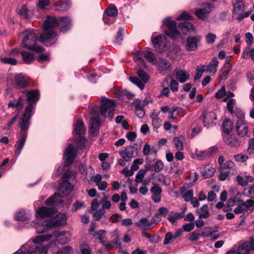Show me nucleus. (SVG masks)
Returning <instances> with one entry per match:
<instances>
[{
	"label": "nucleus",
	"mask_w": 254,
	"mask_h": 254,
	"mask_svg": "<svg viewBox=\"0 0 254 254\" xmlns=\"http://www.w3.org/2000/svg\"><path fill=\"white\" fill-rule=\"evenodd\" d=\"M58 19L48 16L43 24V33L40 36V41L46 46H50L55 42L57 33L53 29L58 27Z\"/></svg>",
	"instance_id": "obj_1"
},
{
	"label": "nucleus",
	"mask_w": 254,
	"mask_h": 254,
	"mask_svg": "<svg viewBox=\"0 0 254 254\" xmlns=\"http://www.w3.org/2000/svg\"><path fill=\"white\" fill-rule=\"evenodd\" d=\"M36 32V30L30 29L25 31L22 34L21 46L23 48L29 50L37 53L42 52L44 51V49L36 44L38 41V34Z\"/></svg>",
	"instance_id": "obj_2"
},
{
	"label": "nucleus",
	"mask_w": 254,
	"mask_h": 254,
	"mask_svg": "<svg viewBox=\"0 0 254 254\" xmlns=\"http://www.w3.org/2000/svg\"><path fill=\"white\" fill-rule=\"evenodd\" d=\"M73 190L72 185L67 180L64 181L60 186L58 192L45 201L47 205H57L63 202L62 197L69 194Z\"/></svg>",
	"instance_id": "obj_3"
},
{
	"label": "nucleus",
	"mask_w": 254,
	"mask_h": 254,
	"mask_svg": "<svg viewBox=\"0 0 254 254\" xmlns=\"http://www.w3.org/2000/svg\"><path fill=\"white\" fill-rule=\"evenodd\" d=\"M55 236L56 240L60 243H66L70 240V235L68 232L63 231L60 233L57 232H53L52 234L38 236L33 239L35 244H40L42 242L49 241L52 237Z\"/></svg>",
	"instance_id": "obj_4"
},
{
	"label": "nucleus",
	"mask_w": 254,
	"mask_h": 254,
	"mask_svg": "<svg viewBox=\"0 0 254 254\" xmlns=\"http://www.w3.org/2000/svg\"><path fill=\"white\" fill-rule=\"evenodd\" d=\"M19 127L20 128V137L18 139L16 144L15 145L16 148L15 154L16 156H19L23 148L27 138V131L29 127L30 122L28 121V119L24 118L21 119L19 121Z\"/></svg>",
	"instance_id": "obj_5"
},
{
	"label": "nucleus",
	"mask_w": 254,
	"mask_h": 254,
	"mask_svg": "<svg viewBox=\"0 0 254 254\" xmlns=\"http://www.w3.org/2000/svg\"><path fill=\"white\" fill-rule=\"evenodd\" d=\"M26 96L27 97V100L29 103V105L26 108L21 119L25 118L28 119V122H30L33 111V104H35L39 100V92L38 90H35L28 91L27 92Z\"/></svg>",
	"instance_id": "obj_6"
},
{
	"label": "nucleus",
	"mask_w": 254,
	"mask_h": 254,
	"mask_svg": "<svg viewBox=\"0 0 254 254\" xmlns=\"http://www.w3.org/2000/svg\"><path fill=\"white\" fill-rule=\"evenodd\" d=\"M115 102L114 100L108 98H102L100 105V112L102 116L106 117L108 114L109 119L111 120L115 112Z\"/></svg>",
	"instance_id": "obj_7"
},
{
	"label": "nucleus",
	"mask_w": 254,
	"mask_h": 254,
	"mask_svg": "<svg viewBox=\"0 0 254 254\" xmlns=\"http://www.w3.org/2000/svg\"><path fill=\"white\" fill-rule=\"evenodd\" d=\"M163 25L167 27L168 30L165 31V34L175 39L178 38L180 36V32L177 28V25L175 21L170 19V17H167L163 21Z\"/></svg>",
	"instance_id": "obj_8"
},
{
	"label": "nucleus",
	"mask_w": 254,
	"mask_h": 254,
	"mask_svg": "<svg viewBox=\"0 0 254 254\" xmlns=\"http://www.w3.org/2000/svg\"><path fill=\"white\" fill-rule=\"evenodd\" d=\"M137 74L140 79L137 77L132 76L129 78L130 81L133 84L136 85L140 89L144 88V84L147 82L149 76L143 70H138Z\"/></svg>",
	"instance_id": "obj_9"
},
{
	"label": "nucleus",
	"mask_w": 254,
	"mask_h": 254,
	"mask_svg": "<svg viewBox=\"0 0 254 254\" xmlns=\"http://www.w3.org/2000/svg\"><path fill=\"white\" fill-rule=\"evenodd\" d=\"M151 41L155 50L159 53L164 51L167 45V40L166 37L163 35H159L156 37L153 35L151 37Z\"/></svg>",
	"instance_id": "obj_10"
},
{
	"label": "nucleus",
	"mask_w": 254,
	"mask_h": 254,
	"mask_svg": "<svg viewBox=\"0 0 254 254\" xmlns=\"http://www.w3.org/2000/svg\"><path fill=\"white\" fill-rule=\"evenodd\" d=\"M77 149L72 144H69L64 152L65 166H69L72 164L76 156Z\"/></svg>",
	"instance_id": "obj_11"
},
{
	"label": "nucleus",
	"mask_w": 254,
	"mask_h": 254,
	"mask_svg": "<svg viewBox=\"0 0 254 254\" xmlns=\"http://www.w3.org/2000/svg\"><path fill=\"white\" fill-rule=\"evenodd\" d=\"M119 153L126 161H130L132 158L137 155L138 150L137 148L130 145L126 147L124 150H120Z\"/></svg>",
	"instance_id": "obj_12"
},
{
	"label": "nucleus",
	"mask_w": 254,
	"mask_h": 254,
	"mask_svg": "<svg viewBox=\"0 0 254 254\" xmlns=\"http://www.w3.org/2000/svg\"><path fill=\"white\" fill-rule=\"evenodd\" d=\"M202 6L203 7L196 10L194 14L199 19L204 20L207 18V15L213 9L214 5L210 3H203Z\"/></svg>",
	"instance_id": "obj_13"
},
{
	"label": "nucleus",
	"mask_w": 254,
	"mask_h": 254,
	"mask_svg": "<svg viewBox=\"0 0 254 254\" xmlns=\"http://www.w3.org/2000/svg\"><path fill=\"white\" fill-rule=\"evenodd\" d=\"M29 77L23 73L16 75L14 78V83L15 87L17 89L24 88L29 84Z\"/></svg>",
	"instance_id": "obj_14"
},
{
	"label": "nucleus",
	"mask_w": 254,
	"mask_h": 254,
	"mask_svg": "<svg viewBox=\"0 0 254 254\" xmlns=\"http://www.w3.org/2000/svg\"><path fill=\"white\" fill-rule=\"evenodd\" d=\"M203 118V124L205 127H210L216 124L217 116L213 112H204L201 116Z\"/></svg>",
	"instance_id": "obj_15"
},
{
	"label": "nucleus",
	"mask_w": 254,
	"mask_h": 254,
	"mask_svg": "<svg viewBox=\"0 0 254 254\" xmlns=\"http://www.w3.org/2000/svg\"><path fill=\"white\" fill-rule=\"evenodd\" d=\"M200 39L201 37L198 35L187 37L185 44L186 50L189 52L195 51L197 49V43Z\"/></svg>",
	"instance_id": "obj_16"
},
{
	"label": "nucleus",
	"mask_w": 254,
	"mask_h": 254,
	"mask_svg": "<svg viewBox=\"0 0 254 254\" xmlns=\"http://www.w3.org/2000/svg\"><path fill=\"white\" fill-rule=\"evenodd\" d=\"M52 227H59L66 223V216L64 213H59L49 221Z\"/></svg>",
	"instance_id": "obj_17"
},
{
	"label": "nucleus",
	"mask_w": 254,
	"mask_h": 254,
	"mask_svg": "<svg viewBox=\"0 0 254 254\" xmlns=\"http://www.w3.org/2000/svg\"><path fill=\"white\" fill-rule=\"evenodd\" d=\"M236 128L239 136L244 137L247 135L249 130L248 127L243 119H240L237 121Z\"/></svg>",
	"instance_id": "obj_18"
},
{
	"label": "nucleus",
	"mask_w": 254,
	"mask_h": 254,
	"mask_svg": "<svg viewBox=\"0 0 254 254\" xmlns=\"http://www.w3.org/2000/svg\"><path fill=\"white\" fill-rule=\"evenodd\" d=\"M56 212V209L54 208L41 207L37 209L36 214L37 216L44 218L52 216Z\"/></svg>",
	"instance_id": "obj_19"
},
{
	"label": "nucleus",
	"mask_w": 254,
	"mask_h": 254,
	"mask_svg": "<svg viewBox=\"0 0 254 254\" xmlns=\"http://www.w3.org/2000/svg\"><path fill=\"white\" fill-rule=\"evenodd\" d=\"M58 27L64 32L67 31L71 26V20L67 17H60L58 19Z\"/></svg>",
	"instance_id": "obj_20"
},
{
	"label": "nucleus",
	"mask_w": 254,
	"mask_h": 254,
	"mask_svg": "<svg viewBox=\"0 0 254 254\" xmlns=\"http://www.w3.org/2000/svg\"><path fill=\"white\" fill-rule=\"evenodd\" d=\"M15 54L20 53L22 60L25 64H30L34 60V56L33 54L24 50L20 51L18 49H14L12 51Z\"/></svg>",
	"instance_id": "obj_21"
},
{
	"label": "nucleus",
	"mask_w": 254,
	"mask_h": 254,
	"mask_svg": "<svg viewBox=\"0 0 254 254\" xmlns=\"http://www.w3.org/2000/svg\"><path fill=\"white\" fill-rule=\"evenodd\" d=\"M233 16L237 19L242 20V14L243 12L244 5L242 1H236L233 5Z\"/></svg>",
	"instance_id": "obj_22"
},
{
	"label": "nucleus",
	"mask_w": 254,
	"mask_h": 254,
	"mask_svg": "<svg viewBox=\"0 0 254 254\" xmlns=\"http://www.w3.org/2000/svg\"><path fill=\"white\" fill-rule=\"evenodd\" d=\"M254 249V244L252 242H247L241 245L238 249L239 254H248Z\"/></svg>",
	"instance_id": "obj_23"
},
{
	"label": "nucleus",
	"mask_w": 254,
	"mask_h": 254,
	"mask_svg": "<svg viewBox=\"0 0 254 254\" xmlns=\"http://www.w3.org/2000/svg\"><path fill=\"white\" fill-rule=\"evenodd\" d=\"M100 125V120L98 118H92L91 119L89 131L92 134H95L99 130Z\"/></svg>",
	"instance_id": "obj_24"
},
{
	"label": "nucleus",
	"mask_w": 254,
	"mask_h": 254,
	"mask_svg": "<svg viewBox=\"0 0 254 254\" xmlns=\"http://www.w3.org/2000/svg\"><path fill=\"white\" fill-rule=\"evenodd\" d=\"M152 193L151 198L156 203L159 202L161 199V193L162 191L160 187L158 186L152 187L150 190Z\"/></svg>",
	"instance_id": "obj_25"
},
{
	"label": "nucleus",
	"mask_w": 254,
	"mask_h": 254,
	"mask_svg": "<svg viewBox=\"0 0 254 254\" xmlns=\"http://www.w3.org/2000/svg\"><path fill=\"white\" fill-rule=\"evenodd\" d=\"M178 27L185 34H187L195 31L194 26L190 22H182L179 24Z\"/></svg>",
	"instance_id": "obj_26"
},
{
	"label": "nucleus",
	"mask_w": 254,
	"mask_h": 254,
	"mask_svg": "<svg viewBox=\"0 0 254 254\" xmlns=\"http://www.w3.org/2000/svg\"><path fill=\"white\" fill-rule=\"evenodd\" d=\"M154 223V221H150L148 219L145 218H142L139 220V221L135 223L134 225L135 226L143 229V230H147Z\"/></svg>",
	"instance_id": "obj_27"
},
{
	"label": "nucleus",
	"mask_w": 254,
	"mask_h": 254,
	"mask_svg": "<svg viewBox=\"0 0 254 254\" xmlns=\"http://www.w3.org/2000/svg\"><path fill=\"white\" fill-rule=\"evenodd\" d=\"M78 169L80 173L87 179L93 177L92 175L94 173V170L90 166H89L88 168H86L85 166L80 163L78 167Z\"/></svg>",
	"instance_id": "obj_28"
},
{
	"label": "nucleus",
	"mask_w": 254,
	"mask_h": 254,
	"mask_svg": "<svg viewBox=\"0 0 254 254\" xmlns=\"http://www.w3.org/2000/svg\"><path fill=\"white\" fill-rule=\"evenodd\" d=\"M48 248L47 246L39 245L34 247L30 246V254H46Z\"/></svg>",
	"instance_id": "obj_29"
},
{
	"label": "nucleus",
	"mask_w": 254,
	"mask_h": 254,
	"mask_svg": "<svg viewBox=\"0 0 254 254\" xmlns=\"http://www.w3.org/2000/svg\"><path fill=\"white\" fill-rule=\"evenodd\" d=\"M190 74L186 70L177 69L176 70V78L181 82L184 83L189 80Z\"/></svg>",
	"instance_id": "obj_30"
},
{
	"label": "nucleus",
	"mask_w": 254,
	"mask_h": 254,
	"mask_svg": "<svg viewBox=\"0 0 254 254\" xmlns=\"http://www.w3.org/2000/svg\"><path fill=\"white\" fill-rule=\"evenodd\" d=\"M218 61L216 57H214L212 61L205 66V70L211 74H214L217 71Z\"/></svg>",
	"instance_id": "obj_31"
},
{
	"label": "nucleus",
	"mask_w": 254,
	"mask_h": 254,
	"mask_svg": "<svg viewBox=\"0 0 254 254\" xmlns=\"http://www.w3.org/2000/svg\"><path fill=\"white\" fill-rule=\"evenodd\" d=\"M54 5L58 10L66 11L69 8L71 3L68 0H65L56 2Z\"/></svg>",
	"instance_id": "obj_32"
},
{
	"label": "nucleus",
	"mask_w": 254,
	"mask_h": 254,
	"mask_svg": "<svg viewBox=\"0 0 254 254\" xmlns=\"http://www.w3.org/2000/svg\"><path fill=\"white\" fill-rule=\"evenodd\" d=\"M198 217L200 219H206L210 217V214L207 204H204L197 210Z\"/></svg>",
	"instance_id": "obj_33"
},
{
	"label": "nucleus",
	"mask_w": 254,
	"mask_h": 254,
	"mask_svg": "<svg viewBox=\"0 0 254 254\" xmlns=\"http://www.w3.org/2000/svg\"><path fill=\"white\" fill-rule=\"evenodd\" d=\"M49 221H44L42 223H37L36 224V230L37 233H42L47 231L49 228H52Z\"/></svg>",
	"instance_id": "obj_34"
},
{
	"label": "nucleus",
	"mask_w": 254,
	"mask_h": 254,
	"mask_svg": "<svg viewBox=\"0 0 254 254\" xmlns=\"http://www.w3.org/2000/svg\"><path fill=\"white\" fill-rule=\"evenodd\" d=\"M191 156L193 159H197L199 160H204L208 157L206 150L198 149H195L194 152H192Z\"/></svg>",
	"instance_id": "obj_35"
},
{
	"label": "nucleus",
	"mask_w": 254,
	"mask_h": 254,
	"mask_svg": "<svg viewBox=\"0 0 254 254\" xmlns=\"http://www.w3.org/2000/svg\"><path fill=\"white\" fill-rule=\"evenodd\" d=\"M171 64L166 59H160L158 62L159 70L163 71L170 69Z\"/></svg>",
	"instance_id": "obj_36"
},
{
	"label": "nucleus",
	"mask_w": 254,
	"mask_h": 254,
	"mask_svg": "<svg viewBox=\"0 0 254 254\" xmlns=\"http://www.w3.org/2000/svg\"><path fill=\"white\" fill-rule=\"evenodd\" d=\"M135 112L136 115L140 118H142L145 115V112L143 110L144 104H142L139 101H135Z\"/></svg>",
	"instance_id": "obj_37"
},
{
	"label": "nucleus",
	"mask_w": 254,
	"mask_h": 254,
	"mask_svg": "<svg viewBox=\"0 0 254 254\" xmlns=\"http://www.w3.org/2000/svg\"><path fill=\"white\" fill-rule=\"evenodd\" d=\"M18 14L22 18L26 20L30 19L29 11L26 5H23L19 8Z\"/></svg>",
	"instance_id": "obj_38"
},
{
	"label": "nucleus",
	"mask_w": 254,
	"mask_h": 254,
	"mask_svg": "<svg viewBox=\"0 0 254 254\" xmlns=\"http://www.w3.org/2000/svg\"><path fill=\"white\" fill-rule=\"evenodd\" d=\"M233 127V124L232 122L229 120H225L222 124V128L223 131L226 134L230 133Z\"/></svg>",
	"instance_id": "obj_39"
},
{
	"label": "nucleus",
	"mask_w": 254,
	"mask_h": 254,
	"mask_svg": "<svg viewBox=\"0 0 254 254\" xmlns=\"http://www.w3.org/2000/svg\"><path fill=\"white\" fill-rule=\"evenodd\" d=\"M74 131L77 134L79 135L83 134L85 132V129L82 120H77L74 127Z\"/></svg>",
	"instance_id": "obj_40"
},
{
	"label": "nucleus",
	"mask_w": 254,
	"mask_h": 254,
	"mask_svg": "<svg viewBox=\"0 0 254 254\" xmlns=\"http://www.w3.org/2000/svg\"><path fill=\"white\" fill-rule=\"evenodd\" d=\"M181 194L185 201H189L192 198L193 191L192 190H187L184 188H182L181 189Z\"/></svg>",
	"instance_id": "obj_41"
},
{
	"label": "nucleus",
	"mask_w": 254,
	"mask_h": 254,
	"mask_svg": "<svg viewBox=\"0 0 254 254\" xmlns=\"http://www.w3.org/2000/svg\"><path fill=\"white\" fill-rule=\"evenodd\" d=\"M215 172L214 168L211 166H206L202 171V174L204 178H209L212 177Z\"/></svg>",
	"instance_id": "obj_42"
},
{
	"label": "nucleus",
	"mask_w": 254,
	"mask_h": 254,
	"mask_svg": "<svg viewBox=\"0 0 254 254\" xmlns=\"http://www.w3.org/2000/svg\"><path fill=\"white\" fill-rule=\"evenodd\" d=\"M18 221H25L30 219V214L23 210L18 211L14 216Z\"/></svg>",
	"instance_id": "obj_43"
},
{
	"label": "nucleus",
	"mask_w": 254,
	"mask_h": 254,
	"mask_svg": "<svg viewBox=\"0 0 254 254\" xmlns=\"http://www.w3.org/2000/svg\"><path fill=\"white\" fill-rule=\"evenodd\" d=\"M184 138L183 136L176 137L174 138L173 142L175 147L179 150L183 149L184 148Z\"/></svg>",
	"instance_id": "obj_44"
},
{
	"label": "nucleus",
	"mask_w": 254,
	"mask_h": 254,
	"mask_svg": "<svg viewBox=\"0 0 254 254\" xmlns=\"http://www.w3.org/2000/svg\"><path fill=\"white\" fill-rule=\"evenodd\" d=\"M181 56V53L179 48L177 47L171 50L168 54V56L172 59L177 60Z\"/></svg>",
	"instance_id": "obj_45"
},
{
	"label": "nucleus",
	"mask_w": 254,
	"mask_h": 254,
	"mask_svg": "<svg viewBox=\"0 0 254 254\" xmlns=\"http://www.w3.org/2000/svg\"><path fill=\"white\" fill-rule=\"evenodd\" d=\"M184 217L183 212H175L173 215H169L168 219L172 224L176 223L177 219L182 218Z\"/></svg>",
	"instance_id": "obj_46"
},
{
	"label": "nucleus",
	"mask_w": 254,
	"mask_h": 254,
	"mask_svg": "<svg viewBox=\"0 0 254 254\" xmlns=\"http://www.w3.org/2000/svg\"><path fill=\"white\" fill-rule=\"evenodd\" d=\"M152 119V124L154 128L158 129L162 125V120L157 117V115L153 114L151 116Z\"/></svg>",
	"instance_id": "obj_47"
},
{
	"label": "nucleus",
	"mask_w": 254,
	"mask_h": 254,
	"mask_svg": "<svg viewBox=\"0 0 254 254\" xmlns=\"http://www.w3.org/2000/svg\"><path fill=\"white\" fill-rule=\"evenodd\" d=\"M108 199L109 196L108 195H105L101 200L100 203L102 205V209H104V210H105V209H108L111 207V202Z\"/></svg>",
	"instance_id": "obj_48"
},
{
	"label": "nucleus",
	"mask_w": 254,
	"mask_h": 254,
	"mask_svg": "<svg viewBox=\"0 0 254 254\" xmlns=\"http://www.w3.org/2000/svg\"><path fill=\"white\" fill-rule=\"evenodd\" d=\"M30 245L26 244L22 246L14 254H30Z\"/></svg>",
	"instance_id": "obj_49"
},
{
	"label": "nucleus",
	"mask_w": 254,
	"mask_h": 254,
	"mask_svg": "<svg viewBox=\"0 0 254 254\" xmlns=\"http://www.w3.org/2000/svg\"><path fill=\"white\" fill-rule=\"evenodd\" d=\"M107 234V232L104 230H101L97 231L96 233H93V236L94 237L97 236L98 240L101 243L104 242V239L105 238Z\"/></svg>",
	"instance_id": "obj_50"
},
{
	"label": "nucleus",
	"mask_w": 254,
	"mask_h": 254,
	"mask_svg": "<svg viewBox=\"0 0 254 254\" xmlns=\"http://www.w3.org/2000/svg\"><path fill=\"white\" fill-rule=\"evenodd\" d=\"M145 174L146 171L144 170L143 169L139 170L135 175V182L137 183H140L141 182H142Z\"/></svg>",
	"instance_id": "obj_51"
},
{
	"label": "nucleus",
	"mask_w": 254,
	"mask_h": 254,
	"mask_svg": "<svg viewBox=\"0 0 254 254\" xmlns=\"http://www.w3.org/2000/svg\"><path fill=\"white\" fill-rule=\"evenodd\" d=\"M235 167L234 163L231 160H226L221 167H220V171L227 170L229 169H233Z\"/></svg>",
	"instance_id": "obj_52"
},
{
	"label": "nucleus",
	"mask_w": 254,
	"mask_h": 254,
	"mask_svg": "<svg viewBox=\"0 0 254 254\" xmlns=\"http://www.w3.org/2000/svg\"><path fill=\"white\" fill-rule=\"evenodd\" d=\"M179 108L178 107H173L168 113V119L171 120L175 119L179 116Z\"/></svg>",
	"instance_id": "obj_53"
},
{
	"label": "nucleus",
	"mask_w": 254,
	"mask_h": 254,
	"mask_svg": "<svg viewBox=\"0 0 254 254\" xmlns=\"http://www.w3.org/2000/svg\"><path fill=\"white\" fill-rule=\"evenodd\" d=\"M116 240H112L111 242L109 243L108 241H104L102 242L103 247L104 249L107 251L112 249L113 247V246L115 244H118V238L116 237Z\"/></svg>",
	"instance_id": "obj_54"
},
{
	"label": "nucleus",
	"mask_w": 254,
	"mask_h": 254,
	"mask_svg": "<svg viewBox=\"0 0 254 254\" xmlns=\"http://www.w3.org/2000/svg\"><path fill=\"white\" fill-rule=\"evenodd\" d=\"M105 212V210L102 208H100L94 211L93 213L94 220L99 221Z\"/></svg>",
	"instance_id": "obj_55"
},
{
	"label": "nucleus",
	"mask_w": 254,
	"mask_h": 254,
	"mask_svg": "<svg viewBox=\"0 0 254 254\" xmlns=\"http://www.w3.org/2000/svg\"><path fill=\"white\" fill-rule=\"evenodd\" d=\"M243 204L245 209L247 210H252L254 207V200L252 199H248L246 201H241Z\"/></svg>",
	"instance_id": "obj_56"
},
{
	"label": "nucleus",
	"mask_w": 254,
	"mask_h": 254,
	"mask_svg": "<svg viewBox=\"0 0 254 254\" xmlns=\"http://www.w3.org/2000/svg\"><path fill=\"white\" fill-rule=\"evenodd\" d=\"M145 57L153 64H156L157 63V59L154 54L150 51H148L145 54Z\"/></svg>",
	"instance_id": "obj_57"
},
{
	"label": "nucleus",
	"mask_w": 254,
	"mask_h": 254,
	"mask_svg": "<svg viewBox=\"0 0 254 254\" xmlns=\"http://www.w3.org/2000/svg\"><path fill=\"white\" fill-rule=\"evenodd\" d=\"M73 249L71 247L66 246L58 251L57 254H72Z\"/></svg>",
	"instance_id": "obj_58"
},
{
	"label": "nucleus",
	"mask_w": 254,
	"mask_h": 254,
	"mask_svg": "<svg viewBox=\"0 0 254 254\" xmlns=\"http://www.w3.org/2000/svg\"><path fill=\"white\" fill-rule=\"evenodd\" d=\"M226 143L231 146H235L239 144V141L235 136H230L227 139Z\"/></svg>",
	"instance_id": "obj_59"
},
{
	"label": "nucleus",
	"mask_w": 254,
	"mask_h": 254,
	"mask_svg": "<svg viewBox=\"0 0 254 254\" xmlns=\"http://www.w3.org/2000/svg\"><path fill=\"white\" fill-rule=\"evenodd\" d=\"M200 234L197 232H193L190 233L187 237V239L192 242L199 240Z\"/></svg>",
	"instance_id": "obj_60"
},
{
	"label": "nucleus",
	"mask_w": 254,
	"mask_h": 254,
	"mask_svg": "<svg viewBox=\"0 0 254 254\" xmlns=\"http://www.w3.org/2000/svg\"><path fill=\"white\" fill-rule=\"evenodd\" d=\"M64 179H75L76 178V172L74 171L67 170L63 175Z\"/></svg>",
	"instance_id": "obj_61"
},
{
	"label": "nucleus",
	"mask_w": 254,
	"mask_h": 254,
	"mask_svg": "<svg viewBox=\"0 0 254 254\" xmlns=\"http://www.w3.org/2000/svg\"><path fill=\"white\" fill-rule=\"evenodd\" d=\"M0 60L4 64L11 65H15L17 63V61L15 59L10 57H2L0 59Z\"/></svg>",
	"instance_id": "obj_62"
},
{
	"label": "nucleus",
	"mask_w": 254,
	"mask_h": 254,
	"mask_svg": "<svg viewBox=\"0 0 254 254\" xmlns=\"http://www.w3.org/2000/svg\"><path fill=\"white\" fill-rule=\"evenodd\" d=\"M177 20L180 21L184 20H192L193 17L187 12H184L177 18Z\"/></svg>",
	"instance_id": "obj_63"
},
{
	"label": "nucleus",
	"mask_w": 254,
	"mask_h": 254,
	"mask_svg": "<svg viewBox=\"0 0 254 254\" xmlns=\"http://www.w3.org/2000/svg\"><path fill=\"white\" fill-rule=\"evenodd\" d=\"M106 13L109 16L114 17L117 15L118 10L115 6L112 5L107 9Z\"/></svg>",
	"instance_id": "obj_64"
}]
</instances>
